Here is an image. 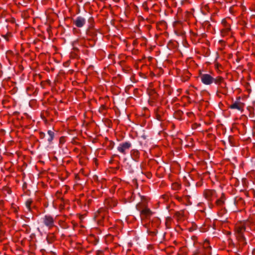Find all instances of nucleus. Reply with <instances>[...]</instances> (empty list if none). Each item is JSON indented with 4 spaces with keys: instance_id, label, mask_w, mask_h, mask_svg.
Masks as SVG:
<instances>
[{
    "instance_id": "f257e3e1",
    "label": "nucleus",
    "mask_w": 255,
    "mask_h": 255,
    "mask_svg": "<svg viewBox=\"0 0 255 255\" xmlns=\"http://www.w3.org/2000/svg\"><path fill=\"white\" fill-rule=\"evenodd\" d=\"M199 77L202 83L206 85H210L213 83L218 85H221L222 84L226 85L224 79L221 76L214 77L211 74L205 73L201 74Z\"/></svg>"
},
{
    "instance_id": "f03ea898",
    "label": "nucleus",
    "mask_w": 255,
    "mask_h": 255,
    "mask_svg": "<svg viewBox=\"0 0 255 255\" xmlns=\"http://www.w3.org/2000/svg\"><path fill=\"white\" fill-rule=\"evenodd\" d=\"M235 234L240 246H243L246 244L244 233L246 230V223L239 222L236 223L235 227Z\"/></svg>"
},
{
    "instance_id": "7ed1b4c3",
    "label": "nucleus",
    "mask_w": 255,
    "mask_h": 255,
    "mask_svg": "<svg viewBox=\"0 0 255 255\" xmlns=\"http://www.w3.org/2000/svg\"><path fill=\"white\" fill-rule=\"evenodd\" d=\"M211 247L209 241L205 240L202 248L196 250L192 255H211Z\"/></svg>"
},
{
    "instance_id": "20e7f679",
    "label": "nucleus",
    "mask_w": 255,
    "mask_h": 255,
    "mask_svg": "<svg viewBox=\"0 0 255 255\" xmlns=\"http://www.w3.org/2000/svg\"><path fill=\"white\" fill-rule=\"evenodd\" d=\"M229 21H230V18H224L221 21L223 27L221 30V34L223 37L228 36L231 33V28Z\"/></svg>"
},
{
    "instance_id": "39448f33",
    "label": "nucleus",
    "mask_w": 255,
    "mask_h": 255,
    "mask_svg": "<svg viewBox=\"0 0 255 255\" xmlns=\"http://www.w3.org/2000/svg\"><path fill=\"white\" fill-rule=\"evenodd\" d=\"M131 147V143L129 141L120 143L117 147V150L122 155H126Z\"/></svg>"
},
{
    "instance_id": "423d86ee",
    "label": "nucleus",
    "mask_w": 255,
    "mask_h": 255,
    "mask_svg": "<svg viewBox=\"0 0 255 255\" xmlns=\"http://www.w3.org/2000/svg\"><path fill=\"white\" fill-rule=\"evenodd\" d=\"M42 222L48 229L55 226V219L50 215H45L42 218Z\"/></svg>"
},
{
    "instance_id": "0eeeda50",
    "label": "nucleus",
    "mask_w": 255,
    "mask_h": 255,
    "mask_svg": "<svg viewBox=\"0 0 255 255\" xmlns=\"http://www.w3.org/2000/svg\"><path fill=\"white\" fill-rule=\"evenodd\" d=\"M241 98L238 97L236 101L232 105L229 106V108L231 109H237L242 112L244 111L245 104L241 101Z\"/></svg>"
},
{
    "instance_id": "6e6552de",
    "label": "nucleus",
    "mask_w": 255,
    "mask_h": 255,
    "mask_svg": "<svg viewBox=\"0 0 255 255\" xmlns=\"http://www.w3.org/2000/svg\"><path fill=\"white\" fill-rule=\"evenodd\" d=\"M205 198L209 201H212L214 198L216 197V191L211 189H206L203 193Z\"/></svg>"
},
{
    "instance_id": "1a4fd4ad",
    "label": "nucleus",
    "mask_w": 255,
    "mask_h": 255,
    "mask_svg": "<svg viewBox=\"0 0 255 255\" xmlns=\"http://www.w3.org/2000/svg\"><path fill=\"white\" fill-rule=\"evenodd\" d=\"M137 209L140 211V215L145 218L149 217L152 215V212L147 207L142 208L140 205H137Z\"/></svg>"
},
{
    "instance_id": "9d476101",
    "label": "nucleus",
    "mask_w": 255,
    "mask_h": 255,
    "mask_svg": "<svg viewBox=\"0 0 255 255\" xmlns=\"http://www.w3.org/2000/svg\"><path fill=\"white\" fill-rule=\"evenodd\" d=\"M105 206L107 208H112L117 205V201L115 199L108 198L105 201Z\"/></svg>"
},
{
    "instance_id": "9b49d317",
    "label": "nucleus",
    "mask_w": 255,
    "mask_h": 255,
    "mask_svg": "<svg viewBox=\"0 0 255 255\" xmlns=\"http://www.w3.org/2000/svg\"><path fill=\"white\" fill-rule=\"evenodd\" d=\"M86 23V20L82 16H78L74 20V23L78 27H83Z\"/></svg>"
},
{
    "instance_id": "f8f14e48",
    "label": "nucleus",
    "mask_w": 255,
    "mask_h": 255,
    "mask_svg": "<svg viewBox=\"0 0 255 255\" xmlns=\"http://www.w3.org/2000/svg\"><path fill=\"white\" fill-rule=\"evenodd\" d=\"M102 210L100 209L98 213L95 215V218L99 225L102 224V220L104 219V215H101Z\"/></svg>"
},
{
    "instance_id": "ddd939ff",
    "label": "nucleus",
    "mask_w": 255,
    "mask_h": 255,
    "mask_svg": "<svg viewBox=\"0 0 255 255\" xmlns=\"http://www.w3.org/2000/svg\"><path fill=\"white\" fill-rule=\"evenodd\" d=\"M47 133L48 135L47 140L49 142H51L54 138V133L50 130H48Z\"/></svg>"
},
{
    "instance_id": "4468645a",
    "label": "nucleus",
    "mask_w": 255,
    "mask_h": 255,
    "mask_svg": "<svg viewBox=\"0 0 255 255\" xmlns=\"http://www.w3.org/2000/svg\"><path fill=\"white\" fill-rule=\"evenodd\" d=\"M216 204L218 206H222L224 204V197H223V194L222 195V197L219 199H218L216 201Z\"/></svg>"
},
{
    "instance_id": "2eb2a0df",
    "label": "nucleus",
    "mask_w": 255,
    "mask_h": 255,
    "mask_svg": "<svg viewBox=\"0 0 255 255\" xmlns=\"http://www.w3.org/2000/svg\"><path fill=\"white\" fill-rule=\"evenodd\" d=\"M32 201L31 199H29L26 200L25 202V206L28 210V211H30L31 210V205L32 204Z\"/></svg>"
},
{
    "instance_id": "dca6fc26",
    "label": "nucleus",
    "mask_w": 255,
    "mask_h": 255,
    "mask_svg": "<svg viewBox=\"0 0 255 255\" xmlns=\"http://www.w3.org/2000/svg\"><path fill=\"white\" fill-rule=\"evenodd\" d=\"M180 188V185L177 183H175L172 184V188L174 190H178Z\"/></svg>"
},
{
    "instance_id": "f3484780",
    "label": "nucleus",
    "mask_w": 255,
    "mask_h": 255,
    "mask_svg": "<svg viewBox=\"0 0 255 255\" xmlns=\"http://www.w3.org/2000/svg\"><path fill=\"white\" fill-rule=\"evenodd\" d=\"M2 36L3 37V38L6 40V41H8L9 40V37L10 36L9 35H2Z\"/></svg>"
},
{
    "instance_id": "a211bd4d",
    "label": "nucleus",
    "mask_w": 255,
    "mask_h": 255,
    "mask_svg": "<svg viewBox=\"0 0 255 255\" xmlns=\"http://www.w3.org/2000/svg\"><path fill=\"white\" fill-rule=\"evenodd\" d=\"M137 151L136 150H133L132 151L131 154L137 155Z\"/></svg>"
},
{
    "instance_id": "6ab92c4d",
    "label": "nucleus",
    "mask_w": 255,
    "mask_h": 255,
    "mask_svg": "<svg viewBox=\"0 0 255 255\" xmlns=\"http://www.w3.org/2000/svg\"><path fill=\"white\" fill-rule=\"evenodd\" d=\"M44 135H45L44 133H43V132L40 133V138H43L44 137Z\"/></svg>"
},
{
    "instance_id": "aec40b11",
    "label": "nucleus",
    "mask_w": 255,
    "mask_h": 255,
    "mask_svg": "<svg viewBox=\"0 0 255 255\" xmlns=\"http://www.w3.org/2000/svg\"><path fill=\"white\" fill-rule=\"evenodd\" d=\"M253 255H255V248L253 251Z\"/></svg>"
}]
</instances>
